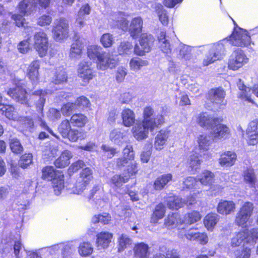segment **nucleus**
Instances as JSON below:
<instances>
[{
	"label": "nucleus",
	"mask_w": 258,
	"mask_h": 258,
	"mask_svg": "<svg viewBox=\"0 0 258 258\" xmlns=\"http://www.w3.org/2000/svg\"><path fill=\"white\" fill-rule=\"evenodd\" d=\"M87 55L92 59H97V67L101 70L112 69L117 64V60L106 54L100 46L91 45L87 48Z\"/></svg>",
	"instance_id": "f257e3e1"
},
{
	"label": "nucleus",
	"mask_w": 258,
	"mask_h": 258,
	"mask_svg": "<svg viewBox=\"0 0 258 258\" xmlns=\"http://www.w3.org/2000/svg\"><path fill=\"white\" fill-rule=\"evenodd\" d=\"M47 97L48 95L47 92L42 90L35 91L32 95L30 103H31L32 102H33L37 111L40 113V114L38 115L37 118L35 119V120L36 121L38 122L41 126L47 131L48 132L55 137L57 139H59V136L54 134L52 130L47 125L46 122L43 119L44 117L43 113V107Z\"/></svg>",
	"instance_id": "f03ea898"
},
{
	"label": "nucleus",
	"mask_w": 258,
	"mask_h": 258,
	"mask_svg": "<svg viewBox=\"0 0 258 258\" xmlns=\"http://www.w3.org/2000/svg\"><path fill=\"white\" fill-rule=\"evenodd\" d=\"M258 239V229L250 230H243L235 233L231 238V244L233 247L239 246L242 242L253 245Z\"/></svg>",
	"instance_id": "7ed1b4c3"
},
{
	"label": "nucleus",
	"mask_w": 258,
	"mask_h": 258,
	"mask_svg": "<svg viewBox=\"0 0 258 258\" xmlns=\"http://www.w3.org/2000/svg\"><path fill=\"white\" fill-rule=\"evenodd\" d=\"M22 81L16 84V87L10 88L7 92V94L11 97L16 102L24 104L28 107L31 106L30 101L27 99V92L24 88Z\"/></svg>",
	"instance_id": "20e7f679"
},
{
	"label": "nucleus",
	"mask_w": 258,
	"mask_h": 258,
	"mask_svg": "<svg viewBox=\"0 0 258 258\" xmlns=\"http://www.w3.org/2000/svg\"><path fill=\"white\" fill-rule=\"evenodd\" d=\"M247 61L248 58L244 52L240 49H237L234 50L230 55L228 60V67L229 69L233 71L237 70L247 63Z\"/></svg>",
	"instance_id": "39448f33"
},
{
	"label": "nucleus",
	"mask_w": 258,
	"mask_h": 258,
	"mask_svg": "<svg viewBox=\"0 0 258 258\" xmlns=\"http://www.w3.org/2000/svg\"><path fill=\"white\" fill-rule=\"evenodd\" d=\"M157 127L144 121H138L133 127V133L137 140H142L148 137L149 132H152Z\"/></svg>",
	"instance_id": "423d86ee"
},
{
	"label": "nucleus",
	"mask_w": 258,
	"mask_h": 258,
	"mask_svg": "<svg viewBox=\"0 0 258 258\" xmlns=\"http://www.w3.org/2000/svg\"><path fill=\"white\" fill-rule=\"evenodd\" d=\"M230 40L233 45L237 46H246L250 44V37L245 30L239 29L235 30L230 37Z\"/></svg>",
	"instance_id": "0eeeda50"
},
{
	"label": "nucleus",
	"mask_w": 258,
	"mask_h": 258,
	"mask_svg": "<svg viewBox=\"0 0 258 258\" xmlns=\"http://www.w3.org/2000/svg\"><path fill=\"white\" fill-rule=\"evenodd\" d=\"M34 47L41 57L46 55L48 48V38L43 32H38L34 35Z\"/></svg>",
	"instance_id": "6e6552de"
},
{
	"label": "nucleus",
	"mask_w": 258,
	"mask_h": 258,
	"mask_svg": "<svg viewBox=\"0 0 258 258\" xmlns=\"http://www.w3.org/2000/svg\"><path fill=\"white\" fill-rule=\"evenodd\" d=\"M54 24L53 32L55 40L58 41L67 37L69 33L68 21L64 18H60L56 20Z\"/></svg>",
	"instance_id": "1a4fd4ad"
},
{
	"label": "nucleus",
	"mask_w": 258,
	"mask_h": 258,
	"mask_svg": "<svg viewBox=\"0 0 258 258\" xmlns=\"http://www.w3.org/2000/svg\"><path fill=\"white\" fill-rule=\"evenodd\" d=\"M154 39L150 34L146 33L142 34L140 41V47L136 45L134 48L135 53L138 55H143L145 52H148L150 51Z\"/></svg>",
	"instance_id": "9d476101"
},
{
	"label": "nucleus",
	"mask_w": 258,
	"mask_h": 258,
	"mask_svg": "<svg viewBox=\"0 0 258 258\" xmlns=\"http://www.w3.org/2000/svg\"><path fill=\"white\" fill-rule=\"evenodd\" d=\"M142 121L158 127L164 122V117L162 115L155 116L154 109L150 106H147L144 109Z\"/></svg>",
	"instance_id": "9b49d317"
},
{
	"label": "nucleus",
	"mask_w": 258,
	"mask_h": 258,
	"mask_svg": "<svg viewBox=\"0 0 258 258\" xmlns=\"http://www.w3.org/2000/svg\"><path fill=\"white\" fill-rule=\"evenodd\" d=\"M84 47L83 38L76 34L73 37V42L71 45L69 57L71 59L80 58L83 54Z\"/></svg>",
	"instance_id": "f8f14e48"
},
{
	"label": "nucleus",
	"mask_w": 258,
	"mask_h": 258,
	"mask_svg": "<svg viewBox=\"0 0 258 258\" xmlns=\"http://www.w3.org/2000/svg\"><path fill=\"white\" fill-rule=\"evenodd\" d=\"M90 61L83 60L78 65V76L85 83H88L94 76Z\"/></svg>",
	"instance_id": "ddd939ff"
},
{
	"label": "nucleus",
	"mask_w": 258,
	"mask_h": 258,
	"mask_svg": "<svg viewBox=\"0 0 258 258\" xmlns=\"http://www.w3.org/2000/svg\"><path fill=\"white\" fill-rule=\"evenodd\" d=\"M222 121H219L211 128V135L213 140H219L221 138H226L229 134V129L225 125L222 124Z\"/></svg>",
	"instance_id": "4468645a"
},
{
	"label": "nucleus",
	"mask_w": 258,
	"mask_h": 258,
	"mask_svg": "<svg viewBox=\"0 0 258 258\" xmlns=\"http://www.w3.org/2000/svg\"><path fill=\"white\" fill-rule=\"evenodd\" d=\"M36 6L33 0H22L17 7V9L19 13L24 16H29L36 11Z\"/></svg>",
	"instance_id": "2eb2a0df"
},
{
	"label": "nucleus",
	"mask_w": 258,
	"mask_h": 258,
	"mask_svg": "<svg viewBox=\"0 0 258 258\" xmlns=\"http://www.w3.org/2000/svg\"><path fill=\"white\" fill-rule=\"evenodd\" d=\"M209 99L213 103L225 105V91L221 88L212 89L209 91Z\"/></svg>",
	"instance_id": "dca6fc26"
},
{
	"label": "nucleus",
	"mask_w": 258,
	"mask_h": 258,
	"mask_svg": "<svg viewBox=\"0 0 258 258\" xmlns=\"http://www.w3.org/2000/svg\"><path fill=\"white\" fill-rule=\"evenodd\" d=\"M219 121H223L222 117H213L207 113H203L199 115L198 122L201 126L211 129L212 127Z\"/></svg>",
	"instance_id": "f3484780"
},
{
	"label": "nucleus",
	"mask_w": 258,
	"mask_h": 258,
	"mask_svg": "<svg viewBox=\"0 0 258 258\" xmlns=\"http://www.w3.org/2000/svg\"><path fill=\"white\" fill-rule=\"evenodd\" d=\"M40 62L34 60L29 65L27 69V75L33 85H36L39 81V72Z\"/></svg>",
	"instance_id": "a211bd4d"
},
{
	"label": "nucleus",
	"mask_w": 258,
	"mask_h": 258,
	"mask_svg": "<svg viewBox=\"0 0 258 258\" xmlns=\"http://www.w3.org/2000/svg\"><path fill=\"white\" fill-rule=\"evenodd\" d=\"M201 215L199 212L197 211H192L184 215V218L182 220H180V229L183 230L185 229V225L186 224H192L201 220Z\"/></svg>",
	"instance_id": "6ab92c4d"
},
{
	"label": "nucleus",
	"mask_w": 258,
	"mask_h": 258,
	"mask_svg": "<svg viewBox=\"0 0 258 258\" xmlns=\"http://www.w3.org/2000/svg\"><path fill=\"white\" fill-rule=\"evenodd\" d=\"M143 21L140 17H137L133 19L128 28L131 36L133 38L138 37L142 31Z\"/></svg>",
	"instance_id": "aec40b11"
},
{
	"label": "nucleus",
	"mask_w": 258,
	"mask_h": 258,
	"mask_svg": "<svg viewBox=\"0 0 258 258\" xmlns=\"http://www.w3.org/2000/svg\"><path fill=\"white\" fill-rule=\"evenodd\" d=\"M112 235L108 232H101L97 235L96 244L98 249L106 248L110 243Z\"/></svg>",
	"instance_id": "412c9836"
},
{
	"label": "nucleus",
	"mask_w": 258,
	"mask_h": 258,
	"mask_svg": "<svg viewBox=\"0 0 258 258\" xmlns=\"http://www.w3.org/2000/svg\"><path fill=\"white\" fill-rule=\"evenodd\" d=\"M236 155L235 153L227 151L221 155L219 163L222 166H230L233 165L236 160Z\"/></svg>",
	"instance_id": "4be33fe9"
},
{
	"label": "nucleus",
	"mask_w": 258,
	"mask_h": 258,
	"mask_svg": "<svg viewBox=\"0 0 258 258\" xmlns=\"http://www.w3.org/2000/svg\"><path fill=\"white\" fill-rule=\"evenodd\" d=\"M235 205L232 201H223L220 202L217 207V211L222 215H227L234 211Z\"/></svg>",
	"instance_id": "5701e85b"
},
{
	"label": "nucleus",
	"mask_w": 258,
	"mask_h": 258,
	"mask_svg": "<svg viewBox=\"0 0 258 258\" xmlns=\"http://www.w3.org/2000/svg\"><path fill=\"white\" fill-rule=\"evenodd\" d=\"M122 124L126 127H130L135 122V114L130 109H123L121 113Z\"/></svg>",
	"instance_id": "b1692460"
},
{
	"label": "nucleus",
	"mask_w": 258,
	"mask_h": 258,
	"mask_svg": "<svg viewBox=\"0 0 258 258\" xmlns=\"http://www.w3.org/2000/svg\"><path fill=\"white\" fill-rule=\"evenodd\" d=\"M72 157V153L68 150H65L55 161L54 165L58 168L65 167L70 164V159Z\"/></svg>",
	"instance_id": "393cba45"
},
{
	"label": "nucleus",
	"mask_w": 258,
	"mask_h": 258,
	"mask_svg": "<svg viewBox=\"0 0 258 258\" xmlns=\"http://www.w3.org/2000/svg\"><path fill=\"white\" fill-rule=\"evenodd\" d=\"M237 86L240 90V93L239 94V97L245 99V100L249 102L253 103V99L251 97V89L246 87L242 82L241 79H239L237 82Z\"/></svg>",
	"instance_id": "a878e982"
},
{
	"label": "nucleus",
	"mask_w": 258,
	"mask_h": 258,
	"mask_svg": "<svg viewBox=\"0 0 258 258\" xmlns=\"http://www.w3.org/2000/svg\"><path fill=\"white\" fill-rule=\"evenodd\" d=\"M147 244L141 242L135 245L134 248L135 255L137 258H147L149 255Z\"/></svg>",
	"instance_id": "bb28decb"
},
{
	"label": "nucleus",
	"mask_w": 258,
	"mask_h": 258,
	"mask_svg": "<svg viewBox=\"0 0 258 258\" xmlns=\"http://www.w3.org/2000/svg\"><path fill=\"white\" fill-rule=\"evenodd\" d=\"M125 137V134L123 132H121L118 128L111 131L109 134L110 140L117 145L122 144L124 141Z\"/></svg>",
	"instance_id": "cd10ccee"
},
{
	"label": "nucleus",
	"mask_w": 258,
	"mask_h": 258,
	"mask_svg": "<svg viewBox=\"0 0 258 258\" xmlns=\"http://www.w3.org/2000/svg\"><path fill=\"white\" fill-rule=\"evenodd\" d=\"M180 220L182 219H179L177 214H172L165 219L164 225L168 229H172L178 226V229L180 230Z\"/></svg>",
	"instance_id": "c85d7f7f"
},
{
	"label": "nucleus",
	"mask_w": 258,
	"mask_h": 258,
	"mask_svg": "<svg viewBox=\"0 0 258 258\" xmlns=\"http://www.w3.org/2000/svg\"><path fill=\"white\" fill-rule=\"evenodd\" d=\"M167 205L170 209H178L184 205V201L178 197L169 196L166 199Z\"/></svg>",
	"instance_id": "c756f323"
},
{
	"label": "nucleus",
	"mask_w": 258,
	"mask_h": 258,
	"mask_svg": "<svg viewBox=\"0 0 258 258\" xmlns=\"http://www.w3.org/2000/svg\"><path fill=\"white\" fill-rule=\"evenodd\" d=\"M172 175L169 173L158 177L154 182L155 188L156 190L162 189L172 179Z\"/></svg>",
	"instance_id": "7c9ffc66"
},
{
	"label": "nucleus",
	"mask_w": 258,
	"mask_h": 258,
	"mask_svg": "<svg viewBox=\"0 0 258 258\" xmlns=\"http://www.w3.org/2000/svg\"><path fill=\"white\" fill-rule=\"evenodd\" d=\"M165 213V207L160 203L156 206L151 217V222L156 223L163 218Z\"/></svg>",
	"instance_id": "2f4dec72"
},
{
	"label": "nucleus",
	"mask_w": 258,
	"mask_h": 258,
	"mask_svg": "<svg viewBox=\"0 0 258 258\" xmlns=\"http://www.w3.org/2000/svg\"><path fill=\"white\" fill-rule=\"evenodd\" d=\"M87 121V117L81 113L73 115L70 119V123L78 127L83 126Z\"/></svg>",
	"instance_id": "473e14b6"
},
{
	"label": "nucleus",
	"mask_w": 258,
	"mask_h": 258,
	"mask_svg": "<svg viewBox=\"0 0 258 258\" xmlns=\"http://www.w3.org/2000/svg\"><path fill=\"white\" fill-rule=\"evenodd\" d=\"M244 181L250 187H254L256 182V178L252 169L248 168L243 172Z\"/></svg>",
	"instance_id": "72a5a7b5"
},
{
	"label": "nucleus",
	"mask_w": 258,
	"mask_h": 258,
	"mask_svg": "<svg viewBox=\"0 0 258 258\" xmlns=\"http://www.w3.org/2000/svg\"><path fill=\"white\" fill-rule=\"evenodd\" d=\"M168 136V131L163 130L160 131L155 139V147L157 149L162 148L161 147L165 144Z\"/></svg>",
	"instance_id": "f704fd0d"
},
{
	"label": "nucleus",
	"mask_w": 258,
	"mask_h": 258,
	"mask_svg": "<svg viewBox=\"0 0 258 258\" xmlns=\"http://www.w3.org/2000/svg\"><path fill=\"white\" fill-rule=\"evenodd\" d=\"M68 80V76L64 70L57 71L51 79L53 83L56 85L63 84Z\"/></svg>",
	"instance_id": "c9c22d12"
},
{
	"label": "nucleus",
	"mask_w": 258,
	"mask_h": 258,
	"mask_svg": "<svg viewBox=\"0 0 258 258\" xmlns=\"http://www.w3.org/2000/svg\"><path fill=\"white\" fill-rule=\"evenodd\" d=\"M148 61L139 57H134L130 62L131 69L134 71L140 70L142 67L148 65Z\"/></svg>",
	"instance_id": "e433bc0d"
},
{
	"label": "nucleus",
	"mask_w": 258,
	"mask_h": 258,
	"mask_svg": "<svg viewBox=\"0 0 258 258\" xmlns=\"http://www.w3.org/2000/svg\"><path fill=\"white\" fill-rule=\"evenodd\" d=\"M86 137V133L81 130L71 129L67 137L72 142H77L84 139Z\"/></svg>",
	"instance_id": "4c0bfd02"
},
{
	"label": "nucleus",
	"mask_w": 258,
	"mask_h": 258,
	"mask_svg": "<svg viewBox=\"0 0 258 258\" xmlns=\"http://www.w3.org/2000/svg\"><path fill=\"white\" fill-rule=\"evenodd\" d=\"M213 140H214L213 137L210 136L200 135L198 140L200 148L206 150H208Z\"/></svg>",
	"instance_id": "58836bf2"
},
{
	"label": "nucleus",
	"mask_w": 258,
	"mask_h": 258,
	"mask_svg": "<svg viewBox=\"0 0 258 258\" xmlns=\"http://www.w3.org/2000/svg\"><path fill=\"white\" fill-rule=\"evenodd\" d=\"M42 177L44 179L51 181L55 180L56 177V173L52 166H46L43 168Z\"/></svg>",
	"instance_id": "ea45409f"
},
{
	"label": "nucleus",
	"mask_w": 258,
	"mask_h": 258,
	"mask_svg": "<svg viewBox=\"0 0 258 258\" xmlns=\"http://www.w3.org/2000/svg\"><path fill=\"white\" fill-rule=\"evenodd\" d=\"M155 9L158 14L159 19L163 25H166L168 22V18L166 11L163 9V6L159 4H155Z\"/></svg>",
	"instance_id": "a19ab883"
},
{
	"label": "nucleus",
	"mask_w": 258,
	"mask_h": 258,
	"mask_svg": "<svg viewBox=\"0 0 258 258\" xmlns=\"http://www.w3.org/2000/svg\"><path fill=\"white\" fill-rule=\"evenodd\" d=\"M71 130L70 122L67 119L63 120L58 127V131L63 138H67Z\"/></svg>",
	"instance_id": "79ce46f5"
},
{
	"label": "nucleus",
	"mask_w": 258,
	"mask_h": 258,
	"mask_svg": "<svg viewBox=\"0 0 258 258\" xmlns=\"http://www.w3.org/2000/svg\"><path fill=\"white\" fill-rule=\"evenodd\" d=\"M218 216L216 214H209L204 219V224L208 229H212L217 224Z\"/></svg>",
	"instance_id": "37998d69"
},
{
	"label": "nucleus",
	"mask_w": 258,
	"mask_h": 258,
	"mask_svg": "<svg viewBox=\"0 0 258 258\" xmlns=\"http://www.w3.org/2000/svg\"><path fill=\"white\" fill-rule=\"evenodd\" d=\"M88 184L84 180H82L81 178H78L72 187V192L75 194H80L86 189Z\"/></svg>",
	"instance_id": "c03bdc74"
},
{
	"label": "nucleus",
	"mask_w": 258,
	"mask_h": 258,
	"mask_svg": "<svg viewBox=\"0 0 258 258\" xmlns=\"http://www.w3.org/2000/svg\"><path fill=\"white\" fill-rule=\"evenodd\" d=\"M189 168L191 171L194 172L199 168L201 164V160L197 154L191 155L188 159Z\"/></svg>",
	"instance_id": "a18cd8bd"
},
{
	"label": "nucleus",
	"mask_w": 258,
	"mask_h": 258,
	"mask_svg": "<svg viewBox=\"0 0 258 258\" xmlns=\"http://www.w3.org/2000/svg\"><path fill=\"white\" fill-rule=\"evenodd\" d=\"M214 174L211 171H205L199 178V180L203 185H210L214 181Z\"/></svg>",
	"instance_id": "49530a36"
},
{
	"label": "nucleus",
	"mask_w": 258,
	"mask_h": 258,
	"mask_svg": "<svg viewBox=\"0 0 258 258\" xmlns=\"http://www.w3.org/2000/svg\"><path fill=\"white\" fill-rule=\"evenodd\" d=\"M113 17L115 18V25L123 30H126L128 29V21L122 17L121 14H116Z\"/></svg>",
	"instance_id": "de8ad7c7"
},
{
	"label": "nucleus",
	"mask_w": 258,
	"mask_h": 258,
	"mask_svg": "<svg viewBox=\"0 0 258 258\" xmlns=\"http://www.w3.org/2000/svg\"><path fill=\"white\" fill-rule=\"evenodd\" d=\"M133 45L129 42H121L119 45L117 51L119 55L128 54L132 52Z\"/></svg>",
	"instance_id": "09e8293b"
},
{
	"label": "nucleus",
	"mask_w": 258,
	"mask_h": 258,
	"mask_svg": "<svg viewBox=\"0 0 258 258\" xmlns=\"http://www.w3.org/2000/svg\"><path fill=\"white\" fill-rule=\"evenodd\" d=\"M210 51L215 56V58L217 57L218 59L225 54V48L223 44L221 43L214 45Z\"/></svg>",
	"instance_id": "8fccbe9b"
},
{
	"label": "nucleus",
	"mask_w": 258,
	"mask_h": 258,
	"mask_svg": "<svg viewBox=\"0 0 258 258\" xmlns=\"http://www.w3.org/2000/svg\"><path fill=\"white\" fill-rule=\"evenodd\" d=\"M93 251V247L89 242L81 243L79 247V252L82 256L91 254Z\"/></svg>",
	"instance_id": "3c124183"
},
{
	"label": "nucleus",
	"mask_w": 258,
	"mask_h": 258,
	"mask_svg": "<svg viewBox=\"0 0 258 258\" xmlns=\"http://www.w3.org/2000/svg\"><path fill=\"white\" fill-rule=\"evenodd\" d=\"M118 251H121L132 243V239L126 235L122 234L118 238Z\"/></svg>",
	"instance_id": "603ef678"
},
{
	"label": "nucleus",
	"mask_w": 258,
	"mask_h": 258,
	"mask_svg": "<svg viewBox=\"0 0 258 258\" xmlns=\"http://www.w3.org/2000/svg\"><path fill=\"white\" fill-rule=\"evenodd\" d=\"M61 253L63 257L70 256L75 250V246L70 243H61Z\"/></svg>",
	"instance_id": "864d4df0"
},
{
	"label": "nucleus",
	"mask_w": 258,
	"mask_h": 258,
	"mask_svg": "<svg viewBox=\"0 0 258 258\" xmlns=\"http://www.w3.org/2000/svg\"><path fill=\"white\" fill-rule=\"evenodd\" d=\"M193 228H188V226H185V229L183 230L180 229L179 232L181 234H183L185 237L190 240H195L196 238V236L198 233V232H196Z\"/></svg>",
	"instance_id": "5fc2aeb1"
},
{
	"label": "nucleus",
	"mask_w": 258,
	"mask_h": 258,
	"mask_svg": "<svg viewBox=\"0 0 258 258\" xmlns=\"http://www.w3.org/2000/svg\"><path fill=\"white\" fill-rule=\"evenodd\" d=\"M129 179V177H127L126 173L124 172L122 176L120 175H115L111 178L112 183L116 186H120L123 183L126 182Z\"/></svg>",
	"instance_id": "6e6d98bb"
},
{
	"label": "nucleus",
	"mask_w": 258,
	"mask_h": 258,
	"mask_svg": "<svg viewBox=\"0 0 258 258\" xmlns=\"http://www.w3.org/2000/svg\"><path fill=\"white\" fill-rule=\"evenodd\" d=\"M10 146L12 151L16 154H20L23 151V147L17 139H12Z\"/></svg>",
	"instance_id": "4d7b16f0"
},
{
	"label": "nucleus",
	"mask_w": 258,
	"mask_h": 258,
	"mask_svg": "<svg viewBox=\"0 0 258 258\" xmlns=\"http://www.w3.org/2000/svg\"><path fill=\"white\" fill-rule=\"evenodd\" d=\"M178 56L185 60L190 59L191 56L190 48L186 45H180L179 47Z\"/></svg>",
	"instance_id": "13d9d810"
},
{
	"label": "nucleus",
	"mask_w": 258,
	"mask_h": 258,
	"mask_svg": "<svg viewBox=\"0 0 258 258\" xmlns=\"http://www.w3.org/2000/svg\"><path fill=\"white\" fill-rule=\"evenodd\" d=\"M32 154H25L21 156L19 164L22 168H26L32 163Z\"/></svg>",
	"instance_id": "bf43d9fd"
},
{
	"label": "nucleus",
	"mask_w": 258,
	"mask_h": 258,
	"mask_svg": "<svg viewBox=\"0 0 258 258\" xmlns=\"http://www.w3.org/2000/svg\"><path fill=\"white\" fill-rule=\"evenodd\" d=\"M100 42L104 47H110L114 42L113 37L109 33L104 34L100 38Z\"/></svg>",
	"instance_id": "052dcab7"
},
{
	"label": "nucleus",
	"mask_w": 258,
	"mask_h": 258,
	"mask_svg": "<svg viewBox=\"0 0 258 258\" xmlns=\"http://www.w3.org/2000/svg\"><path fill=\"white\" fill-rule=\"evenodd\" d=\"M78 178H81L82 180L89 183L93 178L92 170L88 167L85 168L80 172V176Z\"/></svg>",
	"instance_id": "680f3d73"
},
{
	"label": "nucleus",
	"mask_w": 258,
	"mask_h": 258,
	"mask_svg": "<svg viewBox=\"0 0 258 258\" xmlns=\"http://www.w3.org/2000/svg\"><path fill=\"white\" fill-rule=\"evenodd\" d=\"M78 110L75 103L68 102L61 107V112L65 115H70L73 111Z\"/></svg>",
	"instance_id": "e2e57ef3"
},
{
	"label": "nucleus",
	"mask_w": 258,
	"mask_h": 258,
	"mask_svg": "<svg viewBox=\"0 0 258 258\" xmlns=\"http://www.w3.org/2000/svg\"><path fill=\"white\" fill-rule=\"evenodd\" d=\"M103 151V156H106L108 158H111L116 153V149L106 145H102L101 147Z\"/></svg>",
	"instance_id": "0e129e2a"
},
{
	"label": "nucleus",
	"mask_w": 258,
	"mask_h": 258,
	"mask_svg": "<svg viewBox=\"0 0 258 258\" xmlns=\"http://www.w3.org/2000/svg\"><path fill=\"white\" fill-rule=\"evenodd\" d=\"M75 103L76 104V105L79 110L89 107L90 102L86 97L84 96H81L77 98Z\"/></svg>",
	"instance_id": "69168bd1"
},
{
	"label": "nucleus",
	"mask_w": 258,
	"mask_h": 258,
	"mask_svg": "<svg viewBox=\"0 0 258 258\" xmlns=\"http://www.w3.org/2000/svg\"><path fill=\"white\" fill-rule=\"evenodd\" d=\"M14 110V107L12 106L4 104H0V111L2 112L3 114L5 113V116L9 118L13 117Z\"/></svg>",
	"instance_id": "338daca9"
},
{
	"label": "nucleus",
	"mask_w": 258,
	"mask_h": 258,
	"mask_svg": "<svg viewBox=\"0 0 258 258\" xmlns=\"http://www.w3.org/2000/svg\"><path fill=\"white\" fill-rule=\"evenodd\" d=\"M251 248L247 246H244L241 251H237L235 252L236 258H249L250 256Z\"/></svg>",
	"instance_id": "774afa93"
}]
</instances>
